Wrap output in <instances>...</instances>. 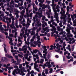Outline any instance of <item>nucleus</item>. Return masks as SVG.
<instances>
[{"label": "nucleus", "instance_id": "1", "mask_svg": "<svg viewBox=\"0 0 76 76\" xmlns=\"http://www.w3.org/2000/svg\"><path fill=\"white\" fill-rule=\"evenodd\" d=\"M31 30H32V29H28H28L26 28V29L25 30V34L23 35V37L24 38V40L25 41H26V35H27V37H28L29 35V33H31V35H34L35 34V32H34L33 30L31 32ZM27 31L28 32L27 33Z\"/></svg>", "mask_w": 76, "mask_h": 76}, {"label": "nucleus", "instance_id": "2", "mask_svg": "<svg viewBox=\"0 0 76 76\" xmlns=\"http://www.w3.org/2000/svg\"><path fill=\"white\" fill-rule=\"evenodd\" d=\"M42 48L44 49V50L43 51L44 54L43 56H43V58H45V61H48V59H47V57L45 56L47 55V54L48 53V52L47 51V47L45 46L42 47Z\"/></svg>", "mask_w": 76, "mask_h": 76}, {"label": "nucleus", "instance_id": "3", "mask_svg": "<svg viewBox=\"0 0 76 76\" xmlns=\"http://www.w3.org/2000/svg\"><path fill=\"white\" fill-rule=\"evenodd\" d=\"M27 24H26L25 23H24L25 22V20H23V21H21L20 22V23L21 24H23V26H25L26 28H28L29 27V25H30V24L29 23H31V20L30 19H27Z\"/></svg>", "mask_w": 76, "mask_h": 76}, {"label": "nucleus", "instance_id": "4", "mask_svg": "<svg viewBox=\"0 0 76 76\" xmlns=\"http://www.w3.org/2000/svg\"><path fill=\"white\" fill-rule=\"evenodd\" d=\"M51 64V62H47L46 63V64H45L44 65L42 66V67H43V69H45V66H46V67H48V68H50V67H52V66L50 64Z\"/></svg>", "mask_w": 76, "mask_h": 76}, {"label": "nucleus", "instance_id": "5", "mask_svg": "<svg viewBox=\"0 0 76 76\" xmlns=\"http://www.w3.org/2000/svg\"><path fill=\"white\" fill-rule=\"evenodd\" d=\"M25 71V68L24 67H22L18 71V73L20 75L22 76H24L25 73L24 72Z\"/></svg>", "mask_w": 76, "mask_h": 76}, {"label": "nucleus", "instance_id": "6", "mask_svg": "<svg viewBox=\"0 0 76 76\" xmlns=\"http://www.w3.org/2000/svg\"><path fill=\"white\" fill-rule=\"evenodd\" d=\"M70 16L71 18H70ZM71 18H72V19H75H75H76V13L74 14L73 15L72 14L71 15L70 14H68V15L67 19H72Z\"/></svg>", "mask_w": 76, "mask_h": 76}, {"label": "nucleus", "instance_id": "7", "mask_svg": "<svg viewBox=\"0 0 76 76\" xmlns=\"http://www.w3.org/2000/svg\"><path fill=\"white\" fill-rule=\"evenodd\" d=\"M36 38L37 39V42L34 41V44H36V45H37L38 44H41V42L40 41H39L41 40V39H40V36H37L36 37Z\"/></svg>", "mask_w": 76, "mask_h": 76}, {"label": "nucleus", "instance_id": "8", "mask_svg": "<svg viewBox=\"0 0 76 76\" xmlns=\"http://www.w3.org/2000/svg\"><path fill=\"white\" fill-rule=\"evenodd\" d=\"M66 31L68 32L66 34V35L68 38H69V37H73V35L70 34V31L69 29L67 28L66 29Z\"/></svg>", "mask_w": 76, "mask_h": 76}, {"label": "nucleus", "instance_id": "9", "mask_svg": "<svg viewBox=\"0 0 76 76\" xmlns=\"http://www.w3.org/2000/svg\"><path fill=\"white\" fill-rule=\"evenodd\" d=\"M37 61H35V63H34V69L38 72H39V69L38 68H37V67H38V65L37 64Z\"/></svg>", "mask_w": 76, "mask_h": 76}, {"label": "nucleus", "instance_id": "10", "mask_svg": "<svg viewBox=\"0 0 76 76\" xmlns=\"http://www.w3.org/2000/svg\"><path fill=\"white\" fill-rule=\"evenodd\" d=\"M57 11L55 10L54 11L55 15H54V17L56 19H58V14L57 12Z\"/></svg>", "mask_w": 76, "mask_h": 76}, {"label": "nucleus", "instance_id": "11", "mask_svg": "<svg viewBox=\"0 0 76 76\" xmlns=\"http://www.w3.org/2000/svg\"><path fill=\"white\" fill-rule=\"evenodd\" d=\"M2 26H3L2 25L0 26V29L1 30V32H2V33H4V31H7L9 30V29L7 28V29H4L2 27Z\"/></svg>", "mask_w": 76, "mask_h": 76}, {"label": "nucleus", "instance_id": "12", "mask_svg": "<svg viewBox=\"0 0 76 76\" xmlns=\"http://www.w3.org/2000/svg\"><path fill=\"white\" fill-rule=\"evenodd\" d=\"M36 20L35 21V20H33V21L34 22H37V26H41V23H39V20Z\"/></svg>", "mask_w": 76, "mask_h": 76}, {"label": "nucleus", "instance_id": "13", "mask_svg": "<svg viewBox=\"0 0 76 76\" xmlns=\"http://www.w3.org/2000/svg\"><path fill=\"white\" fill-rule=\"evenodd\" d=\"M56 27L54 26L52 28L50 29V31L52 32H56Z\"/></svg>", "mask_w": 76, "mask_h": 76}, {"label": "nucleus", "instance_id": "14", "mask_svg": "<svg viewBox=\"0 0 76 76\" xmlns=\"http://www.w3.org/2000/svg\"><path fill=\"white\" fill-rule=\"evenodd\" d=\"M65 38L66 39V41H73V40H74V38H69L68 39L67 38V37H65Z\"/></svg>", "mask_w": 76, "mask_h": 76}, {"label": "nucleus", "instance_id": "15", "mask_svg": "<svg viewBox=\"0 0 76 76\" xmlns=\"http://www.w3.org/2000/svg\"><path fill=\"white\" fill-rule=\"evenodd\" d=\"M25 43L26 44H27V47H28V49L29 50H30V51H32V49H31V48H30V47H29V42H26V41H25Z\"/></svg>", "mask_w": 76, "mask_h": 76}, {"label": "nucleus", "instance_id": "16", "mask_svg": "<svg viewBox=\"0 0 76 76\" xmlns=\"http://www.w3.org/2000/svg\"><path fill=\"white\" fill-rule=\"evenodd\" d=\"M48 27H46L45 28H43V30L41 31V32L42 33V34H44L45 33V32L47 31V30L48 29Z\"/></svg>", "mask_w": 76, "mask_h": 76}, {"label": "nucleus", "instance_id": "17", "mask_svg": "<svg viewBox=\"0 0 76 76\" xmlns=\"http://www.w3.org/2000/svg\"><path fill=\"white\" fill-rule=\"evenodd\" d=\"M27 48H26V46L25 45H24L23 46L22 48V51H27Z\"/></svg>", "mask_w": 76, "mask_h": 76}, {"label": "nucleus", "instance_id": "18", "mask_svg": "<svg viewBox=\"0 0 76 76\" xmlns=\"http://www.w3.org/2000/svg\"><path fill=\"white\" fill-rule=\"evenodd\" d=\"M34 41V39H31L30 40V44H31V45H32L33 47H35V45H34L33 44V43H32V42H33V41Z\"/></svg>", "mask_w": 76, "mask_h": 76}, {"label": "nucleus", "instance_id": "19", "mask_svg": "<svg viewBox=\"0 0 76 76\" xmlns=\"http://www.w3.org/2000/svg\"><path fill=\"white\" fill-rule=\"evenodd\" d=\"M21 61V59H20L19 60H17L16 63L15 64V65H19L20 63V61Z\"/></svg>", "mask_w": 76, "mask_h": 76}, {"label": "nucleus", "instance_id": "20", "mask_svg": "<svg viewBox=\"0 0 76 76\" xmlns=\"http://www.w3.org/2000/svg\"><path fill=\"white\" fill-rule=\"evenodd\" d=\"M67 50H69V51H71V48H70V45H68L67 47L66 48Z\"/></svg>", "mask_w": 76, "mask_h": 76}, {"label": "nucleus", "instance_id": "21", "mask_svg": "<svg viewBox=\"0 0 76 76\" xmlns=\"http://www.w3.org/2000/svg\"><path fill=\"white\" fill-rule=\"evenodd\" d=\"M45 8H47V7L48 9H51V8L50 7V6L48 4V5H45Z\"/></svg>", "mask_w": 76, "mask_h": 76}, {"label": "nucleus", "instance_id": "22", "mask_svg": "<svg viewBox=\"0 0 76 76\" xmlns=\"http://www.w3.org/2000/svg\"><path fill=\"white\" fill-rule=\"evenodd\" d=\"M10 26L11 28H12V29H16L15 26H14V24H11L10 25Z\"/></svg>", "mask_w": 76, "mask_h": 76}, {"label": "nucleus", "instance_id": "23", "mask_svg": "<svg viewBox=\"0 0 76 76\" xmlns=\"http://www.w3.org/2000/svg\"><path fill=\"white\" fill-rule=\"evenodd\" d=\"M7 55H8V54H6L5 55V56L7 57H8V58H13V57L12 56H10V55L7 56Z\"/></svg>", "mask_w": 76, "mask_h": 76}, {"label": "nucleus", "instance_id": "24", "mask_svg": "<svg viewBox=\"0 0 76 76\" xmlns=\"http://www.w3.org/2000/svg\"><path fill=\"white\" fill-rule=\"evenodd\" d=\"M34 57H36L37 59H39V57L38 56L37 54L33 55Z\"/></svg>", "mask_w": 76, "mask_h": 76}, {"label": "nucleus", "instance_id": "25", "mask_svg": "<svg viewBox=\"0 0 76 76\" xmlns=\"http://www.w3.org/2000/svg\"><path fill=\"white\" fill-rule=\"evenodd\" d=\"M33 53H34V54H36L37 53H38V50L37 49H36L35 50H33Z\"/></svg>", "mask_w": 76, "mask_h": 76}, {"label": "nucleus", "instance_id": "26", "mask_svg": "<svg viewBox=\"0 0 76 76\" xmlns=\"http://www.w3.org/2000/svg\"><path fill=\"white\" fill-rule=\"evenodd\" d=\"M14 66V67L15 68V69H16L17 70H19V67L17 65H15V66Z\"/></svg>", "mask_w": 76, "mask_h": 76}, {"label": "nucleus", "instance_id": "27", "mask_svg": "<svg viewBox=\"0 0 76 76\" xmlns=\"http://www.w3.org/2000/svg\"><path fill=\"white\" fill-rule=\"evenodd\" d=\"M10 5L12 4H13V5H15V3H14V1L13 0H11V2H10Z\"/></svg>", "mask_w": 76, "mask_h": 76}, {"label": "nucleus", "instance_id": "28", "mask_svg": "<svg viewBox=\"0 0 76 76\" xmlns=\"http://www.w3.org/2000/svg\"><path fill=\"white\" fill-rule=\"evenodd\" d=\"M62 23H63V21H61L59 24V25H60V27H61V28H62V27H63V25H62Z\"/></svg>", "mask_w": 76, "mask_h": 76}, {"label": "nucleus", "instance_id": "29", "mask_svg": "<svg viewBox=\"0 0 76 76\" xmlns=\"http://www.w3.org/2000/svg\"><path fill=\"white\" fill-rule=\"evenodd\" d=\"M61 16H62L63 18V19H66V15L64 14H62L61 15Z\"/></svg>", "mask_w": 76, "mask_h": 76}, {"label": "nucleus", "instance_id": "30", "mask_svg": "<svg viewBox=\"0 0 76 76\" xmlns=\"http://www.w3.org/2000/svg\"><path fill=\"white\" fill-rule=\"evenodd\" d=\"M28 53H26V54L24 55V57H25V59H27L28 58Z\"/></svg>", "mask_w": 76, "mask_h": 76}, {"label": "nucleus", "instance_id": "31", "mask_svg": "<svg viewBox=\"0 0 76 76\" xmlns=\"http://www.w3.org/2000/svg\"><path fill=\"white\" fill-rule=\"evenodd\" d=\"M10 22V23L11 22V20L10 19H6V21H5V23H7V22Z\"/></svg>", "mask_w": 76, "mask_h": 76}, {"label": "nucleus", "instance_id": "32", "mask_svg": "<svg viewBox=\"0 0 76 76\" xmlns=\"http://www.w3.org/2000/svg\"><path fill=\"white\" fill-rule=\"evenodd\" d=\"M9 39L10 41L9 42V44H10V43H11V42H12V37H10L9 38Z\"/></svg>", "mask_w": 76, "mask_h": 76}, {"label": "nucleus", "instance_id": "33", "mask_svg": "<svg viewBox=\"0 0 76 76\" xmlns=\"http://www.w3.org/2000/svg\"><path fill=\"white\" fill-rule=\"evenodd\" d=\"M39 16H38V18H39V19H41V17H42V16H43L42 14H39Z\"/></svg>", "mask_w": 76, "mask_h": 76}, {"label": "nucleus", "instance_id": "34", "mask_svg": "<svg viewBox=\"0 0 76 76\" xmlns=\"http://www.w3.org/2000/svg\"><path fill=\"white\" fill-rule=\"evenodd\" d=\"M44 61V60L43 59H41L40 60V63L41 64H42L43 63V62Z\"/></svg>", "mask_w": 76, "mask_h": 76}, {"label": "nucleus", "instance_id": "35", "mask_svg": "<svg viewBox=\"0 0 76 76\" xmlns=\"http://www.w3.org/2000/svg\"><path fill=\"white\" fill-rule=\"evenodd\" d=\"M48 70L47 69H46L45 70V73L46 75H47V74L48 73Z\"/></svg>", "mask_w": 76, "mask_h": 76}, {"label": "nucleus", "instance_id": "36", "mask_svg": "<svg viewBox=\"0 0 76 76\" xmlns=\"http://www.w3.org/2000/svg\"><path fill=\"white\" fill-rule=\"evenodd\" d=\"M23 16H24V15H20V19H22L23 18Z\"/></svg>", "mask_w": 76, "mask_h": 76}, {"label": "nucleus", "instance_id": "37", "mask_svg": "<svg viewBox=\"0 0 76 76\" xmlns=\"http://www.w3.org/2000/svg\"><path fill=\"white\" fill-rule=\"evenodd\" d=\"M15 19V18H13V16H12L11 17V18H6V19Z\"/></svg>", "mask_w": 76, "mask_h": 76}, {"label": "nucleus", "instance_id": "38", "mask_svg": "<svg viewBox=\"0 0 76 76\" xmlns=\"http://www.w3.org/2000/svg\"><path fill=\"white\" fill-rule=\"evenodd\" d=\"M6 60V58L5 57H3L2 58V59L1 60V61L2 62H3L4 61Z\"/></svg>", "mask_w": 76, "mask_h": 76}, {"label": "nucleus", "instance_id": "39", "mask_svg": "<svg viewBox=\"0 0 76 76\" xmlns=\"http://www.w3.org/2000/svg\"><path fill=\"white\" fill-rule=\"evenodd\" d=\"M38 17V16L37 15H35L34 17H33V19H36V18H37Z\"/></svg>", "mask_w": 76, "mask_h": 76}, {"label": "nucleus", "instance_id": "40", "mask_svg": "<svg viewBox=\"0 0 76 76\" xmlns=\"http://www.w3.org/2000/svg\"><path fill=\"white\" fill-rule=\"evenodd\" d=\"M7 23V28H9V26H10V24L9 22L6 23Z\"/></svg>", "mask_w": 76, "mask_h": 76}, {"label": "nucleus", "instance_id": "41", "mask_svg": "<svg viewBox=\"0 0 76 76\" xmlns=\"http://www.w3.org/2000/svg\"><path fill=\"white\" fill-rule=\"evenodd\" d=\"M70 58H71L70 60L71 61H74V60H73V58L72 57V56H70Z\"/></svg>", "mask_w": 76, "mask_h": 76}, {"label": "nucleus", "instance_id": "42", "mask_svg": "<svg viewBox=\"0 0 76 76\" xmlns=\"http://www.w3.org/2000/svg\"><path fill=\"white\" fill-rule=\"evenodd\" d=\"M17 32H15V36H14V37L15 38H16V37H17Z\"/></svg>", "mask_w": 76, "mask_h": 76}, {"label": "nucleus", "instance_id": "43", "mask_svg": "<svg viewBox=\"0 0 76 76\" xmlns=\"http://www.w3.org/2000/svg\"><path fill=\"white\" fill-rule=\"evenodd\" d=\"M51 48H50V50H53V45H51L50 46Z\"/></svg>", "mask_w": 76, "mask_h": 76}, {"label": "nucleus", "instance_id": "44", "mask_svg": "<svg viewBox=\"0 0 76 76\" xmlns=\"http://www.w3.org/2000/svg\"><path fill=\"white\" fill-rule=\"evenodd\" d=\"M18 42H20V43L21 44H22V41L20 39H18Z\"/></svg>", "mask_w": 76, "mask_h": 76}, {"label": "nucleus", "instance_id": "45", "mask_svg": "<svg viewBox=\"0 0 76 76\" xmlns=\"http://www.w3.org/2000/svg\"><path fill=\"white\" fill-rule=\"evenodd\" d=\"M9 36L10 37H12V38L14 37V35L12 34H9Z\"/></svg>", "mask_w": 76, "mask_h": 76}, {"label": "nucleus", "instance_id": "46", "mask_svg": "<svg viewBox=\"0 0 76 76\" xmlns=\"http://www.w3.org/2000/svg\"><path fill=\"white\" fill-rule=\"evenodd\" d=\"M56 49H58L59 48V44L57 43L56 45Z\"/></svg>", "mask_w": 76, "mask_h": 76}, {"label": "nucleus", "instance_id": "47", "mask_svg": "<svg viewBox=\"0 0 76 76\" xmlns=\"http://www.w3.org/2000/svg\"><path fill=\"white\" fill-rule=\"evenodd\" d=\"M60 27L59 26L57 27V31H58L60 32Z\"/></svg>", "mask_w": 76, "mask_h": 76}, {"label": "nucleus", "instance_id": "48", "mask_svg": "<svg viewBox=\"0 0 76 76\" xmlns=\"http://www.w3.org/2000/svg\"><path fill=\"white\" fill-rule=\"evenodd\" d=\"M11 51L12 53H15V52H16V50H11Z\"/></svg>", "mask_w": 76, "mask_h": 76}, {"label": "nucleus", "instance_id": "49", "mask_svg": "<svg viewBox=\"0 0 76 76\" xmlns=\"http://www.w3.org/2000/svg\"><path fill=\"white\" fill-rule=\"evenodd\" d=\"M42 75H41V76H46V75H45V74L44 72H42Z\"/></svg>", "mask_w": 76, "mask_h": 76}, {"label": "nucleus", "instance_id": "50", "mask_svg": "<svg viewBox=\"0 0 76 76\" xmlns=\"http://www.w3.org/2000/svg\"><path fill=\"white\" fill-rule=\"evenodd\" d=\"M15 58L16 60H19V59H18V56H15Z\"/></svg>", "mask_w": 76, "mask_h": 76}, {"label": "nucleus", "instance_id": "51", "mask_svg": "<svg viewBox=\"0 0 76 76\" xmlns=\"http://www.w3.org/2000/svg\"><path fill=\"white\" fill-rule=\"evenodd\" d=\"M13 69V67L12 66L10 67H9V68L8 69V70H11V69Z\"/></svg>", "mask_w": 76, "mask_h": 76}, {"label": "nucleus", "instance_id": "52", "mask_svg": "<svg viewBox=\"0 0 76 76\" xmlns=\"http://www.w3.org/2000/svg\"><path fill=\"white\" fill-rule=\"evenodd\" d=\"M45 5L44 4H43V5L41 4H39V6H40V7H42V6H44Z\"/></svg>", "mask_w": 76, "mask_h": 76}, {"label": "nucleus", "instance_id": "53", "mask_svg": "<svg viewBox=\"0 0 76 76\" xmlns=\"http://www.w3.org/2000/svg\"><path fill=\"white\" fill-rule=\"evenodd\" d=\"M74 48H75V46L73 45L72 48V51H73V50H74Z\"/></svg>", "mask_w": 76, "mask_h": 76}, {"label": "nucleus", "instance_id": "54", "mask_svg": "<svg viewBox=\"0 0 76 76\" xmlns=\"http://www.w3.org/2000/svg\"><path fill=\"white\" fill-rule=\"evenodd\" d=\"M16 30L15 29V30H12V33L13 34H14L15 33V32H16Z\"/></svg>", "mask_w": 76, "mask_h": 76}, {"label": "nucleus", "instance_id": "55", "mask_svg": "<svg viewBox=\"0 0 76 76\" xmlns=\"http://www.w3.org/2000/svg\"><path fill=\"white\" fill-rule=\"evenodd\" d=\"M68 51H66L65 52H64V56H65L66 54H68Z\"/></svg>", "mask_w": 76, "mask_h": 76}, {"label": "nucleus", "instance_id": "56", "mask_svg": "<svg viewBox=\"0 0 76 76\" xmlns=\"http://www.w3.org/2000/svg\"><path fill=\"white\" fill-rule=\"evenodd\" d=\"M46 3H48V4H50L51 3V1H48L47 0H46Z\"/></svg>", "mask_w": 76, "mask_h": 76}, {"label": "nucleus", "instance_id": "57", "mask_svg": "<svg viewBox=\"0 0 76 76\" xmlns=\"http://www.w3.org/2000/svg\"><path fill=\"white\" fill-rule=\"evenodd\" d=\"M27 18H28L29 16V15L28 14V12H26V15Z\"/></svg>", "mask_w": 76, "mask_h": 76}, {"label": "nucleus", "instance_id": "58", "mask_svg": "<svg viewBox=\"0 0 76 76\" xmlns=\"http://www.w3.org/2000/svg\"><path fill=\"white\" fill-rule=\"evenodd\" d=\"M52 6H53V7H55L56 6V4H52Z\"/></svg>", "mask_w": 76, "mask_h": 76}, {"label": "nucleus", "instance_id": "59", "mask_svg": "<svg viewBox=\"0 0 76 76\" xmlns=\"http://www.w3.org/2000/svg\"><path fill=\"white\" fill-rule=\"evenodd\" d=\"M18 56H19L20 57H21V58H22V57H23V56L20 54H18Z\"/></svg>", "mask_w": 76, "mask_h": 76}, {"label": "nucleus", "instance_id": "60", "mask_svg": "<svg viewBox=\"0 0 76 76\" xmlns=\"http://www.w3.org/2000/svg\"><path fill=\"white\" fill-rule=\"evenodd\" d=\"M59 8H60V6H59L58 5H57L56 7V9H59Z\"/></svg>", "mask_w": 76, "mask_h": 76}, {"label": "nucleus", "instance_id": "61", "mask_svg": "<svg viewBox=\"0 0 76 76\" xmlns=\"http://www.w3.org/2000/svg\"><path fill=\"white\" fill-rule=\"evenodd\" d=\"M22 67V64H20L19 65V69H21Z\"/></svg>", "mask_w": 76, "mask_h": 76}, {"label": "nucleus", "instance_id": "62", "mask_svg": "<svg viewBox=\"0 0 76 76\" xmlns=\"http://www.w3.org/2000/svg\"><path fill=\"white\" fill-rule=\"evenodd\" d=\"M25 27H23L22 29V30H21V31H24L25 30Z\"/></svg>", "mask_w": 76, "mask_h": 76}, {"label": "nucleus", "instance_id": "63", "mask_svg": "<svg viewBox=\"0 0 76 76\" xmlns=\"http://www.w3.org/2000/svg\"><path fill=\"white\" fill-rule=\"evenodd\" d=\"M21 44H21V43H19V44H17V47H20V46H21Z\"/></svg>", "mask_w": 76, "mask_h": 76}, {"label": "nucleus", "instance_id": "64", "mask_svg": "<svg viewBox=\"0 0 76 76\" xmlns=\"http://www.w3.org/2000/svg\"><path fill=\"white\" fill-rule=\"evenodd\" d=\"M72 20L73 22V23H76V19H75H75H73Z\"/></svg>", "mask_w": 76, "mask_h": 76}]
</instances>
